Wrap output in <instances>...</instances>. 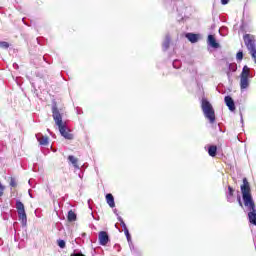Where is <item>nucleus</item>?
<instances>
[{
	"instance_id": "nucleus-1",
	"label": "nucleus",
	"mask_w": 256,
	"mask_h": 256,
	"mask_svg": "<svg viewBox=\"0 0 256 256\" xmlns=\"http://www.w3.org/2000/svg\"><path fill=\"white\" fill-rule=\"evenodd\" d=\"M242 183L240 191L242 193L244 207H247L248 209V221L250 225H254L256 227V206L255 200H253V194H251V184H249L247 177L243 178Z\"/></svg>"
},
{
	"instance_id": "nucleus-2",
	"label": "nucleus",
	"mask_w": 256,
	"mask_h": 256,
	"mask_svg": "<svg viewBox=\"0 0 256 256\" xmlns=\"http://www.w3.org/2000/svg\"><path fill=\"white\" fill-rule=\"evenodd\" d=\"M51 111L52 117L59 129L61 137H64V139H67L68 141H73L75 139V136L67 132V125L63 123V114L61 113V109H59V106L57 105V100H55V98H52Z\"/></svg>"
},
{
	"instance_id": "nucleus-3",
	"label": "nucleus",
	"mask_w": 256,
	"mask_h": 256,
	"mask_svg": "<svg viewBox=\"0 0 256 256\" xmlns=\"http://www.w3.org/2000/svg\"><path fill=\"white\" fill-rule=\"evenodd\" d=\"M201 109L204 113V117L208 119L209 123L213 126L215 125L216 117H215V109L213 105L207 98H202L201 100Z\"/></svg>"
},
{
	"instance_id": "nucleus-4",
	"label": "nucleus",
	"mask_w": 256,
	"mask_h": 256,
	"mask_svg": "<svg viewBox=\"0 0 256 256\" xmlns=\"http://www.w3.org/2000/svg\"><path fill=\"white\" fill-rule=\"evenodd\" d=\"M244 43L254 61L256 63V45H255V36L251 34H245L243 36Z\"/></svg>"
},
{
	"instance_id": "nucleus-5",
	"label": "nucleus",
	"mask_w": 256,
	"mask_h": 256,
	"mask_svg": "<svg viewBox=\"0 0 256 256\" xmlns=\"http://www.w3.org/2000/svg\"><path fill=\"white\" fill-rule=\"evenodd\" d=\"M16 209L18 211V219L21 221L22 227H27V212H25V204L21 200L16 201Z\"/></svg>"
},
{
	"instance_id": "nucleus-6",
	"label": "nucleus",
	"mask_w": 256,
	"mask_h": 256,
	"mask_svg": "<svg viewBox=\"0 0 256 256\" xmlns=\"http://www.w3.org/2000/svg\"><path fill=\"white\" fill-rule=\"evenodd\" d=\"M98 241H99V245H102V247H106V245L108 243H111V238L109 237V232L100 231L98 233Z\"/></svg>"
},
{
	"instance_id": "nucleus-7",
	"label": "nucleus",
	"mask_w": 256,
	"mask_h": 256,
	"mask_svg": "<svg viewBox=\"0 0 256 256\" xmlns=\"http://www.w3.org/2000/svg\"><path fill=\"white\" fill-rule=\"evenodd\" d=\"M224 103L226 107H228L229 111L235 113L237 107L235 106V100H233V97H231L230 95L225 96Z\"/></svg>"
},
{
	"instance_id": "nucleus-8",
	"label": "nucleus",
	"mask_w": 256,
	"mask_h": 256,
	"mask_svg": "<svg viewBox=\"0 0 256 256\" xmlns=\"http://www.w3.org/2000/svg\"><path fill=\"white\" fill-rule=\"evenodd\" d=\"M207 45L208 47H211L212 49H219L221 47V44L217 42V38L213 34H209L207 38Z\"/></svg>"
},
{
	"instance_id": "nucleus-9",
	"label": "nucleus",
	"mask_w": 256,
	"mask_h": 256,
	"mask_svg": "<svg viewBox=\"0 0 256 256\" xmlns=\"http://www.w3.org/2000/svg\"><path fill=\"white\" fill-rule=\"evenodd\" d=\"M68 161L69 163H71V165H73L75 169H80L81 171H83V167L84 169L87 168V164H83L82 167H79V159L75 158V156L73 155L68 156Z\"/></svg>"
},
{
	"instance_id": "nucleus-10",
	"label": "nucleus",
	"mask_w": 256,
	"mask_h": 256,
	"mask_svg": "<svg viewBox=\"0 0 256 256\" xmlns=\"http://www.w3.org/2000/svg\"><path fill=\"white\" fill-rule=\"evenodd\" d=\"M249 77L253 76H240V89L244 91V89H248L250 85Z\"/></svg>"
},
{
	"instance_id": "nucleus-11",
	"label": "nucleus",
	"mask_w": 256,
	"mask_h": 256,
	"mask_svg": "<svg viewBox=\"0 0 256 256\" xmlns=\"http://www.w3.org/2000/svg\"><path fill=\"white\" fill-rule=\"evenodd\" d=\"M36 139L43 147H47V145H49V137L43 136L41 133L36 134Z\"/></svg>"
},
{
	"instance_id": "nucleus-12",
	"label": "nucleus",
	"mask_w": 256,
	"mask_h": 256,
	"mask_svg": "<svg viewBox=\"0 0 256 256\" xmlns=\"http://www.w3.org/2000/svg\"><path fill=\"white\" fill-rule=\"evenodd\" d=\"M225 195L228 203H235V199H233V196L235 195L234 187L228 186V191H226Z\"/></svg>"
},
{
	"instance_id": "nucleus-13",
	"label": "nucleus",
	"mask_w": 256,
	"mask_h": 256,
	"mask_svg": "<svg viewBox=\"0 0 256 256\" xmlns=\"http://www.w3.org/2000/svg\"><path fill=\"white\" fill-rule=\"evenodd\" d=\"M185 38L188 39L190 43H198L199 42V34H195L193 32L185 33Z\"/></svg>"
},
{
	"instance_id": "nucleus-14",
	"label": "nucleus",
	"mask_w": 256,
	"mask_h": 256,
	"mask_svg": "<svg viewBox=\"0 0 256 256\" xmlns=\"http://www.w3.org/2000/svg\"><path fill=\"white\" fill-rule=\"evenodd\" d=\"M171 45V35L166 34L165 39L162 43V51H169V47Z\"/></svg>"
},
{
	"instance_id": "nucleus-15",
	"label": "nucleus",
	"mask_w": 256,
	"mask_h": 256,
	"mask_svg": "<svg viewBox=\"0 0 256 256\" xmlns=\"http://www.w3.org/2000/svg\"><path fill=\"white\" fill-rule=\"evenodd\" d=\"M207 151L210 157H217V151H218L217 145H213V144L208 145Z\"/></svg>"
},
{
	"instance_id": "nucleus-16",
	"label": "nucleus",
	"mask_w": 256,
	"mask_h": 256,
	"mask_svg": "<svg viewBox=\"0 0 256 256\" xmlns=\"http://www.w3.org/2000/svg\"><path fill=\"white\" fill-rule=\"evenodd\" d=\"M105 198H106V203H108L109 207H111V209H114V207H115V197L113 196V194L107 193Z\"/></svg>"
},
{
	"instance_id": "nucleus-17",
	"label": "nucleus",
	"mask_w": 256,
	"mask_h": 256,
	"mask_svg": "<svg viewBox=\"0 0 256 256\" xmlns=\"http://www.w3.org/2000/svg\"><path fill=\"white\" fill-rule=\"evenodd\" d=\"M67 221L68 223H75V221H77V213L73 210H69L67 214Z\"/></svg>"
},
{
	"instance_id": "nucleus-18",
	"label": "nucleus",
	"mask_w": 256,
	"mask_h": 256,
	"mask_svg": "<svg viewBox=\"0 0 256 256\" xmlns=\"http://www.w3.org/2000/svg\"><path fill=\"white\" fill-rule=\"evenodd\" d=\"M43 61H45V63H47L48 65H53V57H51V55L49 54H45L42 57Z\"/></svg>"
},
{
	"instance_id": "nucleus-19",
	"label": "nucleus",
	"mask_w": 256,
	"mask_h": 256,
	"mask_svg": "<svg viewBox=\"0 0 256 256\" xmlns=\"http://www.w3.org/2000/svg\"><path fill=\"white\" fill-rule=\"evenodd\" d=\"M237 203L239 205V207H241V209H245V202H243V200L241 199V194L239 192V190H237Z\"/></svg>"
},
{
	"instance_id": "nucleus-20",
	"label": "nucleus",
	"mask_w": 256,
	"mask_h": 256,
	"mask_svg": "<svg viewBox=\"0 0 256 256\" xmlns=\"http://www.w3.org/2000/svg\"><path fill=\"white\" fill-rule=\"evenodd\" d=\"M249 69H250L249 66L244 65L240 76H251V74H249Z\"/></svg>"
},
{
	"instance_id": "nucleus-21",
	"label": "nucleus",
	"mask_w": 256,
	"mask_h": 256,
	"mask_svg": "<svg viewBox=\"0 0 256 256\" xmlns=\"http://www.w3.org/2000/svg\"><path fill=\"white\" fill-rule=\"evenodd\" d=\"M57 245L58 247H60V249H65V247H67V242H65V240L63 239H58Z\"/></svg>"
},
{
	"instance_id": "nucleus-22",
	"label": "nucleus",
	"mask_w": 256,
	"mask_h": 256,
	"mask_svg": "<svg viewBox=\"0 0 256 256\" xmlns=\"http://www.w3.org/2000/svg\"><path fill=\"white\" fill-rule=\"evenodd\" d=\"M237 63H241L243 61V50H239L236 54Z\"/></svg>"
},
{
	"instance_id": "nucleus-23",
	"label": "nucleus",
	"mask_w": 256,
	"mask_h": 256,
	"mask_svg": "<svg viewBox=\"0 0 256 256\" xmlns=\"http://www.w3.org/2000/svg\"><path fill=\"white\" fill-rule=\"evenodd\" d=\"M181 65H182V62L179 59H176L172 62V66L174 69H179L181 67Z\"/></svg>"
},
{
	"instance_id": "nucleus-24",
	"label": "nucleus",
	"mask_w": 256,
	"mask_h": 256,
	"mask_svg": "<svg viewBox=\"0 0 256 256\" xmlns=\"http://www.w3.org/2000/svg\"><path fill=\"white\" fill-rule=\"evenodd\" d=\"M228 71L235 73L237 71V63H230L228 64Z\"/></svg>"
},
{
	"instance_id": "nucleus-25",
	"label": "nucleus",
	"mask_w": 256,
	"mask_h": 256,
	"mask_svg": "<svg viewBox=\"0 0 256 256\" xmlns=\"http://www.w3.org/2000/svg\"><path fill=\"white\" fill-rule=\"evenodd\" d=\"M11 47V44L6 41H0V48L1 49H9Z\"/></svg>"
},
{
	"instance_id": "nucleus-26",
	"label": "nucleus",
	"mask_w": 256,
	"mask_h": 256,
	"mask_svg": "<svg viewBox=\"0 0 256 256\" xmlns=\"http://www.w3.org/2000/svg\"><path fill=\"white\" fill-rule=\"evenodd\" d=\"M117 219L124 231H125V229H128L127 224H125V221L123 220V218L121 216H118Z\"/></svg>"
},
{
	"instance_id": "nucleus-27",
	"label": "nucleus",
	"mask_w": 256,
	"mask_h": 256,
	"mask_svg": "<svg viewBox=\"0 0 256 256\" xmlns=\"http://www.w3.org/2000/svg\"><path fill=\"white\" fill-rule=\"evenodd\" d=\"M1 217L4 221H9V213L7 212H2Z\"/></svg>"
},
{
	"instance_id": "nucleus-28",
	"label": "nucleus",
	"mask_w": 256,
	"mask_h": 256,
	"mask_svg": "<svg viewBox=\"0 0 256 256\" xmlns=\"http://www.w3.org/2000/svg\"><path fill=\"white\" fill-rule=\"evenodd\" d=\"M10 187H17V181L13 177L10 178Z\"/></svg>"
},
{
	"instance_id": "nucleus-29",
	"label": "nucleus",
	"mask_w": 256,
	"mask_h": 256,
	"mask_svg": "<svg viewBox=\"0 0 256 256\" xmlns=\"http://www.w3.org/2000/svg\"><path fill=\"white\" fill-rule=\"evenodd\" d=\"M5 193V186L0 182V197H3Z\"/></svg>"
},
{
	"instance_id": "nucleus-30",
	"label": "nucleus",
	"mask_w": 256,
	"mask_h": 256,
	"mask_svg": "<svg viewBox=\"0 0 256 256\" xmlns=\"http://www.w3.org/2000/svg\"><path fill=\"white\" fill-rule=\"evenodd\" d=\"M124 235L126 236V239H131V233H129V228H125Z\"/></svg>"
},
{
	"instance_id": "nucleus-31",
	"label": "nucleus",
	"mask_w": 256,
	"mask_h": 256,
	"mask_svg": "<svg viewBox=\"0 0 256 256\" xmlns=\"http://www.w3.org/2000/svg\"><path fill=\"white\" fill-rule=\"evenodd\" d=\"M223 31H227V27L223 26L222 28L219 29L220 35H222V37H225V35H227V33H223Z\"/></svg>"
},
{
	"instance_id": "nucleus-32",
	"label": "nucleus",
	"mask_w": 256,
	"mask_h": 256,
	"mask_svg": "<svg viewBox=\"0 0 256 256\" xmlns=\"http://www.w3.org/2000/svg\"><path fill=\"white\" fill-rule=\"evenodd\" d=\"M37 43L38 45H45V38H41V37L37 38Z\"/></svg>"
},
{
	"instance_id": "nucleus-33",
	"label": "nucleus",
	"mask_w": 256,
	"mask_h": 256,
	"mask_svg": "<svg viewBox=\"0 0 256 256\" xmlns=\"http://www.w3.org/2000/svg\"><path fill=\"white\" fill-rule=\"evenodd\" d=\"M56 229H58V231H61L63 229V224L61 222H57Z\"/></svg>"
},
{
	"instance_id": "nucleus-34",
	"label": "nucleus",
	"mask_w": 256,
	"mask_h": 256,
	"mask_svg": "<svg viewBox=\"0 0 256 256\" xmlns=\"http://www.w3.org/2000/svg\"><path fill=\"white\" fill-rule=\"evenodd\" d=\"M132 255H134V256H141V251H139V249L136 248V250H134L132 252Z\"/></svg>"
},
{
	"instance_id": "nucleus-35",
	"label": "nucleus",
	"mask_w": 256,
	"mask_h": 256,
	"mask_svg": "<svg viewBox=\"0 0 256 256\" xmlns=\"http://www.w3.org/2000/svg\"><path fill=\"white\" fill-rule=\"evenodd\" d=\"M75 243L77 245H81V243H84V241L81 239V237H78V238L75 239Z\"/></svg>"
},
{
	"instance_id": "nucleus-36",
	"label": "nucleus",
	"mask_w": 256,
	"mask_h": 256,
	"mask_svg": "<svg viewBox=\"0 0 256 256\" xmlns=\"http://www.w3.org/2000/svg\"><path fill=\"white\" fill-rule=\"evenodd\" d=\"M114 249H117L118 252L121 251V245L115 244Z\"/></svg>"
},
{
	"instance_id": "nucleus-37",
	"label": "nucleus",
	"mask_w": 256,
	"mask_h": 256,
	"mask_svg": "<svg viewBox=\"0 0 256 256\" xmlns=\"http://www.w3.org/2000/svg\"><path fill=\"white\" fill-rule=\"evenodd\" d=\"M230 0H221V5H228Z\"/></svg>"
},
{
	"instance_id": "nucleus-38",
	"label": "nucleus",
	"mask_w": 256,
	"mask_h": 256,
	"mask_svg": "<svg viewBox=\"0 0 256 256\" xmlns=\"http://www.w3.org/2000/svg\"><path fill=\"white\" fill-rule=\"evenodd\" d=\"M131 253L134 252L137 248H135V245L131 244L130 246Z\"/></svg>"
},
{
	"instance_id": "nucleus-39",
	"label": "nucleus",
	"mask_w": 256,
	"mask_h": 256,
	"mask_svg": "<svg viewBox=\"0 0 256 256\" xmlns=\"http://www.w3.org/2000/svg\"><path fill=\"white\" fill-rule=\"evenodd\" d=\"M93 203V201L91 199L88 200V207L89 209L93 210V207H91V204Z\"/></svg>"
},
{
	"instance_id": "nucleus-40",
	"label": "nucleus",
	"mask_w": 256,
	"mask_h": 256,
	"mask_svg": "<svg viewBox=\"0 0 256 256\" xmlns=\"http://www.w3.org/2000/svg\"><path fill=\"white\" fill-rule=\"evenodd\" d=\"M7 210H9V206H3L1 209L2 213L3 212L5 213V211H7Z\"/></svg>"
},
{
	"instance_id": "nucleus-41",
	"label": "nucleus",
	"mask_w": 256,
	"mask_h": 256,
	"mask_svg": "<svg viewBox=\"0 0 256 256\" xmlns=\"http://www.w3.org/2000/svg\"><path fill=\"white\" fill-rule=\"evenodd\" d=\"M32 91H33L34 95H36V97H39V93H38V91H37V88L32 89Z\"/></svg>"
},
{
	"instance_id": "nucleus-42",
	"label": "nucleus",
	"mask_w": 256,
	"mask_h": 256,
	"mask_svg": "<svg viewBox=\"0 0 256 256\" xmlns=\"http://www.w3.org/2000/svg\"><path fill=\"white\" fill-rule=\"evenodd\" d=\"M32 171H34V173H37V171H39V168H37V165L33 166Z\"/></svg>"
},
{
	"instance_id": "nucleus-43",
	"label": "nucleus",
	"mask_w": 256,
	"mask_h": 256,
	"mask_svg": "<svg viewBox=\"0 0 256 256\" xmlns=\"http://www.w3.org/2000/svg\"><path fill=\"white\" fill-rule=\"evenodd\" d=\"M92 217H93V219H95L96 221H99V219H100L99 215H96V216H95V214H93V213H92Z\"/></svg>"
},
{
	"instance_id": "nucleus-44",
	"label": "nucleus",
	"mask_w": 256,
	"mask_h": 256,
	"mask_svg": "<svg viewBox=\"0 0 256 256\" xmlns=\"http://www.w3.org/2000/svg\"><path fill=\"white\" fill-rule=\"evenodd\" d=\"M127 241L129 246L133 245V240L131 238H129Z\"/></svg>"
},
{
	"instance_id": "nucleus-45",
	"label": "nucleus",
	"mask_w": 256,
	"mask_h": 256,
	"mask_svg": "<svg viewBox=\"0 0 256 256\" xmlns=\"http://www.w3.org/2000/svg\"><path fill=\"white\" fill-rule=\"evenodd\" d=\"M77 113H78V115H81L83 113V110H81V108H78Z\"/></svg>"
},
{
	"instance_id": "nucleus-46",
	"label": "nucleus",
	"mask_w": 256,
	"mask_h": 256,
	"mask_svg": "<svg viewBox=\"0 0 256 256\" xmlns=\"http://www.w3.org/2000/svg\"><path fill=\"white\" fill-rule=\"evenodd\" d=\"M240 121H241V123L243 125V113H241V112H240Z\"/></svg>"
},
{
	"instance_id": "nucleus-47",
	"label": "nucleus",
	"mask_w": 256,
	"mask_h": 256,
	"mask_svg": "<svg viewBox=\"0 0 256 256\" xmlns=\"http://www.w3.org/2000/svg\"><path fill=\"white\" fill-rule=\"evenodd\" d=\"M47 131H48V133H50V135H51L52 137H55V134H54L53 132H51L50 129H47Z\"/></svg>"
},
{
	"instance_id": "nucleus-48",
	"label": "nucleus",
	"mask_w": 256,
	"mask_h": 256,
	"mask_svg": "<svg viewBox=\"0 0 256 256\" xmlns=\"http://www.w3.org/2000/svg\"><path fill=\"white\" fill-rule=\"evenodd\" d=\"M13 67H14L15 69H19V64L14 63V64H13Z\"/></svg>"
},
{
	"instance_id": "nucleus-49",
	"label": "nucleus",
	"mask_w": 256,
	"mask_h": 256,
	"mask_svg": "<svg viewBox=\"0 0 256 256\" xmlns=\"http://www.w3.org/2000/svg\"><path fill=\"white\" fill-rule=\"evenodd\" d=\"M31 87H32V89H36L37 88L33 82H31Z\"/></svg>"
},
{
	"instance_id": "nucleus-50",
	"label": "nucleus",
	"mask_w": 256,
	"mask_h": 256,
	"mask_svg": "<svg viewBox=\"0 0 256 256\" xmlns=\"http://www.w3.org/2000/svg\"><path fill=\"white\" fill-rule=\"evenodd\" d=\"M219 131L223 132V128H221V124H218Z\"/></svg>"
},
{
	"instance_id": "nucleus-51",
	"label": "nucleus",
	"mask_w": 256,
	"mask_h": 256,
	"mask_svg": "<svg viewBox=\"0 0 256 256\" xmlns=\"http://www.w3.org/2000/svg\"><path fill=\"white\" fill-rule=\"evenodd\" d=\"M228 79H231V72H227Z\"/></svg>"
},
{
	"instance_id": "nucleus-52",
	"label": "nucleus",
	"mask_w": 256,
	"mask_h": 256,
	"mask_svg": "<svg viewBox=\"0 0 256 256\" xmlns=\"http://www.w3.org/2000/svg\"><path fill=\"white\" fill-rule=\"evenodd\" d=\"M113 211H114L115 215H116L117 217H119V213H117V209H114Z\"/></svg>"
},
{
	"instance_id": "nucleus-53",
	"label": "nucleus",
	"mask_w": 256,
	"mask_h": 256,
	"mask_svg": "<svg viewBox=\"0 0 256 256\" xmlns=\"http://www.w3.org/2000/svg\"><path fill=\"white\" fill-rule=\"evenodd\" d=\"M175 0H165L166 3H173Z\"/></svg>"
},
{
	"instance_id": "nucleus-54",
	"label": "nucleus",
	"mask_w": 256,
	"mask_h": 256,
	"mask_svg": "<svg viewBox=\"0 0 256 256\" xmlns=\"http://www.w3.org/2000/svg\"><path fill=\"white\" fill-rule=\"evenodd\" d=\"M243 27H244V23L242 22V24L240 26L241 31H243Z\"/></svg>"
},
{
	"instance_id": "nucleus-55",
	"label": "nucleus",
	"mask_w": 256,
	"mask_h": 256,
	"mask_svg": "<svg viewBox=\"0 0 256 256\" xmlns=\"http://www.w3.org/2000/svg\"><path fill=\"white\" fill-rule=\"evenodd\" d=\"M37 77H40V79H43V75L37 74Z\"/></svg>"
},
{
	"instance_id": "nucleus-56",
	"label": "nucleus",
	"mask_w": 256,
	"mask_h": 256,
	"mask_svg": "<svg viewBox=\"0 0 256 256\" xmlns=\"http://www.w3.org/2000/svg\"><path fill=\"white\" fill-rule=\"evenodd\" d=\"M22 21H23V23H24L25 25H29V24H27V22H25V18H23Z\"/></svg>"
},
{
	"instance_id": "nucleus-57",
	"label": "nucleus",
	"mask_w": 256,
	"mask_h": 256,
	"mask_svg": "<svg viewBox=\"0 0 256 256\" xmlns=\"http://www.w3.org/2000/svg\"><path fill=\"white\" fill-rule=\"evenodd\" d=\"M82 237H87V233H82Z\"/></svg>"
},
{
	"instance_id": "nucleus-58",
	"label": "nucleus",
	"mask_w": 256,
	"mask_h": 256,
	"mask_svg": "<svg viewBox=\"0 0 256 256\" xmlns=\"http://www.w3.org/2000/svg\"><path fill=\"white\" fill-rule=\"evenodd\" d=\"M175 5V8H176V11H179V8L177 7V4H174Z\"/></svg>"
},
{
	"instance_id": "nucleus-59",
	"label": "nucleus",
	"mask_w": 256,
	"mask_h": 256,
	"mask_svg": "<svg viewBox=\"0 0 256 256\" xmlns=\"http://www.w3.org/2000/svg\"><path fill=\"white\" fill-rule=\"evenodd\" d=\"M80 179H83V175L79 174Z\"/></svg>"
},
{
	"instance_id": "nucleus-60",
	"label": "nucleus",
	"mask_w": 256,
	"mask_h": 256,
	"mask_svg": "<svg viewBox=\"0 0 256 256\" xmlns=\"http://www.w3.org/2000/svg\"><path fill=\"white\" fill-rule=\"evenodd\" d=\"M29 195H30V197L33 199V195L31 194V192H29Z\"/></svg>"
},
{
	"instance_id": "nucleus-61",
	"label": "nucleus",
	"mask_w": 256,
	"mask_h": 256,
	"mask_svg": "<svg viewBox=\"0 0 256 256\" xmlns=\"http://www.w3.org/2000/svg\"><path fill=\"white\" fill-rule=\"evenodd\" d=\"M14 241H17V236L14 237Z\"/></svg>"
},
{
	"instance_id": "nucleus-62",
	"label": "nucleus",
	"mask_w": 256,
	"mask_h": 256,
	"mask_svg": "<svg viewBox=\"0 0 256 256\" xmlns=\"http://www.w3.org/2000/svg\"><path fill=\"white\" fill-rule=\"evenodd\" d=\"M223 32L222 33H225V32H227V30H222Z\"/></svg>"
},
{
	"instance_id": "nucleus-63",
	"label": "nucleus",
	"mask_w": 256,
	"mask_h": 256,
	"mask_svg": "<svg viewBox=\"0 0 256 256\" xmlns=\"http://www.w3.org/2000/svg\"><path fill=\"white\" fill-rule=\"evenodd\" d=\"M29 185H31V180L28 181Z\"/></svg>"
},
{
	"instance_id": "nucleus-64",
	"label": "nucleus",
	"mask_w": 256,
	"mask_h": 256,
	"mask_svg": "<svg viewBox=\"0 0 256 256\" xmlns=\"http://www.w3.org/2000/svg\"><path fill=\"white\" fill-rule=\"evenodd\" d=\"M214 27H215V24H214V25H212V29H214Z\"/></svg>"
}]
</instances>
